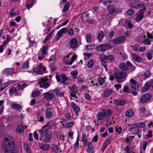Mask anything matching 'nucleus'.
<instances>
[{
  "instance_id": "49",
  "label": "nucleus",
  "mask_w": 153,
  "mask_h": 153,
  "mask_svg": "<svg viewBox=\"0 0 153 153\" xmlns=\"http://www.w3.org/2000/svg\"><path fill=\"white\" fill-rule=\"evenodd\" d=\"M40 93L39 91H36L32 93L31 96L33 97H35L40 95Z\"/></svg>"
},
{
  "instance_id": "12",
  "label": "nucleus",
  "mask_w": 153,
  "mask_h": 153,
  "mask_svg": "<svg viewBox=\"0 0 153 153\" xmlns=\"http://www.w3.org/2000/svg\"><path fill=\"white\" fill-rule=\"evenodd\" d=\"M147 38H146L143 40V42L145 45H150V42L153 40V36L150 33H148L147 35Z\"/></svg>"
},
{
  "instance_id": "17",
  "label": "nucleus",
  "mask_w": 153,
  "mask_h": 153,
  "mask_svg": "<svg viewBox=\"0 0 153 153\" xmlns=\"http://www.w3.org/2000/svg\"><path fill=\"white\" fill-rule=\"evenodd\" d=\"M88 147L87 151L88 153H94V146L91 142H88L87 144Z\"/></svg>"
},
{
  "instance_id": "10",
  "label": "nucleus",
  "mask_w": 153,
  "mask_h": 153,
  "mask_svg": "<svg viewBox=\"0 0 153 153\" xmlns=\"http://www.w3.org/2000/svg\"><path fill=\"white\" fill-rule=\"evenodd\" d=\"M152 97L149 94H146L140 97V101L142 103H145L148 101Z\"/></svg>"
},
{
  "instance_id": "55",
  "label": "nucleus",
  "mask_w": 153,
  "mask_h": 153,
  "mask_svg": "<svg viewBox=\"0 0 153 153\" xmlns=\"http://www.w3.org/2000/svg\"><path fill=\"white\" fill-rule=\"evenodd\" d=\"M99 82L100 85H102L105 82V79L102 77H99Z\"/></svg>"
},
{
  "instance_id": "28",
  "label": "nucleus",
  "mask_w": 153,
  "mask_h": 153,
  "mask_svg": "<svg viewBox=\"0 0 153 153\" xmlns=\"http://www.w3.org/2000/svg\"><path fill=\"white\" fill-rule=\"evenodd\" d=\"M24 130V127L23 125H20L17 127L16 129V132L18 133H22Z\"/></svg>"
},
{
  "instance_id": "32",
  "label": "nucleus",
  "mask_w": 153,
  "mask_h": 153,
  "mask_svg": "<svg viewBox=\"0 0 153 153\" xmlns=\"http://www.w3.org/2000/svg\"><path fill=\"white\" fill-rule=\"evenodd\" d=\"M51 149L52 151L55 153L58 152L59 150V148L55 144H53L51 146Z\"/></svg>"
},
{
  "instance_id": "22",
  "label": "nucleus",
  "mask_w": 153,
  "mask_h": 153,
  "mask_svg": "<svg viewBox=\"0 0 153 153\" xmlns=\"http://www.w3.org/2000/svg\"><path fill=\"white\" fill-rule=\"evenodd\" d=\"M112 91L111 89H106L104 91L103 96L104 97H108L112 93Z\"/></svg>"
},
{
  "instance_id": "8",
  "label": "nucleus",
  "mask_w": 153,
  "mask_h": 153,
  "mask_svg": "<svg viewBox=\"0 0 153 153\" xmlns=\"http://www.w3.org/2000/svg\"><path fill=\"white\" fill-rule=\"evenodd\" d=\"M46 126H44L42 128L39 130L40 135L42 137L47 136L48 134L49 131L48 128H46Z\"/></svg>"
},
{
  "instance_id": "13",
  "label": "nucleus",
  "mask_w": 153,
  "mask_h": 153,
  "mask_svg": "<svg viewBox=\"0 0 153 153\" xmlns=\"http://www.w3.org/2000/svg\"><path fill=\"white\" fill-rule=\"evenodd\" d=\"M130 47H131L132 49L135 51H138L140 52L144 51L146 49L145 47H141L137 45H135L133 46L131 45Z\"/></svg>"
},
{
  "instance_id": "63",
  "label": "nucleus",
  "mask_w": 153,
  "mask_h": 153,
  "mask_svg": "<svg viewBox=\"0 0 153 153\" xmlns=\"http://www.w3.org/2000/svg\"><path fill=\"white\" fill-rule=\"evenodd\" d=\"M137 127L140 128H144L145 126V124L143 123H137Z\"/></svg>"
},
{
  "instance_id": "31",
  "label": "nucleus",
  "mask_w": 153,
  "mask_h": 153,
  "mask_svg": "<svg viewBox=\"0 0 153 153\" xmlns=\"http://www.w3.org/2000/svg\"><path fill=\"white\" fill-rule=\"evenodd\" d=\"M132 56L133 58L135 61L138 62H140L142 61V59L138 56L136 54L133 53L132 54Z\"/></svg>"
},
{
  "instance_id": "21",
  "label": "nucleus",
  "mask_w": 153,
  "mask_h": 153,
  "mask_svg": "<svg viewBox=\"0 0 153 153\" xmlns=\"http://www.w3.org/2000/svg\"><path fill=\"white\" fill-rule=\"evenodd\" d=\"M71 105L74 111L76 113H78L80 111L79 107L76 105L74 102H71Z\"/></svg>"
},
{
  "instance_id": "41",
  "label": "nucleus",
  "mask_w": 153,
  "mask_h": 153,
  "mask_svg": "<svg viewBox=\"0 0 153 153\" xmlns=\"http://www.w3.org/2000/svg\"><path fill=\"white\" fill-rule=\"evenodd\" d=\"M86 39L87 42L90 43L92 42L91 36L90 34H87L86 35Z\"/></svg>"
},
{
  "instance_id": "44",
  "label": "nucleus",
  "mask_w": 153,
  "mask_h": 153,
  "mask_svg": "<svg viewBox=\"0 0 153 153\" xmlns=\"http://www.w3.org/2000/svg\"><path fill=\"white\" fill-rule=\"evenodd\" d=\"M45 126H46V128H48V129L52 128L54 126V124L53 123L51 124V122L50 121L47 122V124Z\"/></svg>"
},
{
  "instance_id": "58",
  "label": "nucleus",
  "mask_w": 153,
  "mask_h": 153,
  "mask_svg": "<svg viewBox=\"0 0 153 153\" xmlns=\"http://www.w3.org/2000/svg\"><path fill=\"white\" fill-rule=\"evenodd\" d=\"M115 130L117 132H118L119 134H121L122 133V129L121 127L120 126L118 128L116 127L115 128Z\"/></svg>"
},
{
  "instance_id": "23",
  "label": "nucleus",
  "mask_w": 153,
  "mask_h": 153,
  "mask_svg": "<svg viewBox=\"0 0 153 153\" xmlns=\"http://www.w3.org/2000/svg\"><path fill=\"white\" fill-rule=\"evenodd\" d=\"M3 72L4 74H5L7 75H10L13 73H14L13 71V69L10 68H7L3 70Z\"/></svg>"
},
{
  "instance_id": "27",
  "label": "nucleus",
  "mask_w": 153,
  "mask_h": 153,
  "mask_svg": "<svg viewBox=\"0 0 153 153\" xmlns=\"http://www.w3.org/2000/svg\"><path fill=\"white\" fill-rule=\"evenodd\" d=\"M150 85L149 84V82H147L146 83L145 85H144L142 91L143 92H146L150 88Z\"/></svg>"
},
{
  "instance_id": "56",
  "label": "nucleus",
  "mask_w": 153,
  "mask_h": 153,
  "mask_svg": "<svg viewBox=\"0 0 153 153\" xmlns=\"http://www.w3.org/2000/svg\"><path fill=\"white\" fill-rule=\"evenodd\" d=\"M26 86V84L25 83H23L21 85H18V87L19 89L23 90Z\"/></svg>"
},
{
  "instance_id": "2",
  "label": "nucleus",
  "mask_w": 153,
  "mask_h": 153,
  "mask_svg": "<svg viewBox=\"0 0 153 153\" xmlns=\"http://www.w3.org/2000/svg\"><path fill=\"white\" fill-rule=\"evenodd\" d=\"M67 32L70 36H71L74 35V31L72 28H70L68 30L67 28H65L61 29L57 32L55 37L54 40L56 41L59 40L62 36Z\"/></svg>"
},
{
  "instance_id": "46",
  "label": "nucleus",
  "mask_w": 153,
  "mask_h": 153,
  "mask_svg": "<svg viewBox=\"0 0 153 153\" xmlns=\"http://www.w3.org/2000/svg\"><path fill=\"white\" fill-rule=\"evenodd\" d=\"M25 149L27 153H31V150L30 146L28 144H25L24 146Z\"/></svg>"
},
{
  "instance_id": "50",
  "label": "nucleus",
  "mask_w": 153,
  "mask_h": 153,
  "mask_svg": "<svg viewBox=\"0 0 153 153\" xmlns=\"http://www.w3.org/2000/svg\"><path fill=\"white\" fill-rule=\"evenodd\" d=\"M138 1H134L131 4V6L132 8L137 9L138 6Z\"/></svg>"
},
{
  "instance_id": "15",
  "label": "nucleus",
  "mask_w": 153,
  "mask_h": 153,
  "mask_svg": "<svg viewBox=\"0 0 153 153\" xmlns=\"http://www.w3.org/2000/svg\"><path fill=\"white\" fill-rule=\"evenodd\" d=\"M57 81L61 83H64L65 84H68L67 80L68 78L67 77H56Z\"/></svg>"
},
{
  "instance_id": "45",
  "label": "nucleus",
  "mask_w": 153,
  "mask_h": 153,
  "mask_svg": "<svg viewBox=\"0 0 153 153\" xmlns=\"http://www.w3.org/2000/svg\"><path fill=\"white\" fill-rule=\"evenodd\" d=\"M82 143L85 144L87 142V139L85 134H83L82 135Z\"/></svg>"
},
{
  "instance_id": "60",
  "label": "nucleus",
  "mask_w": 153,
  "mask_h": 153,
  "mask_svg": "<svg viewBox=\"0 0 153 153\" xmlns=\"http://www.w3.org/2000/svg\"><path fill=\"white\" fill-rule=\"evenodd\" d=\"M134 13V10L132 9H129L127 11V14L129 16L132 15Z\"/></svg>"
},
{
  "instance_id": "54",
  "label": "nucleus",
  "mask_w": 153,
  "mask_h": 153,
  "mask_svg": "<svg viewBox=\"0 0 153 153\" xmlns=\"http://www.w3.org/2000/svg\"><path fill=\"white\" fill-rule=\"evenodd\" d=\"M94 65V62L92 60H90L87 64V66L89 68H91L93 67Z\"/></svg>"
},
{
  "instance_id": "40",
  "label": "nucleus",
  "mask_w": 153,
  "mask_h": 153,
  "mask_svg": "<svg viewBox=\"0 0 153 153\" xmlns=\"http://www.w3.org/2000/svg\"><path fill=\"white\" fill-rule=\"evenodd\" d=\"M79 137L77 138L76 140L75 144L74 145V149L75 150H77L79 147Z\"/></svg>"
},
{
  "instance_id": "47",
  "label": "nucleus",
  "mask_w": 153,
  "mask_h": 153,
  "mask_svg": "<svg viewBox=\"0 0 153 153\" xmlns=\"http://www.w3.org/2000/svg\"><path fill=\"white\" fill-rule=\"evenodd\" d=\"M29 65L28 62H25L23 64L22 67V69H27L29 68Z\"/></svg>"
},
{
  "instance_id": "25",
  "label": "nucleus",
  "mask_w": 153,
  "mask_h": 153,
  "mask_svg": "<svg viewBox=\"0 0 153 153\" xmlns=\"http://www.w3.org/2000/svg\"><path fill=\"white\" fill-rule=\"evenodd\" d=\"M115 76H126L127 74L126 73L123 71L116 72L115 74Z\"/></svg>"
},
{
  "instance_id": "4",
  "label": "nucleus",
  "mask_w": 153,
  "mask_h": 153,
  "mask_svg": "<svg viewBox=\"0 0 153 153\" xmlns=\"http://www.w3.org/2000/svg\"><path fill=\"white\" fill-rule=\"evenodd\" d=\"M112 47L108 43H104L99 46L97 45L96 49L97 50L100 51L102 53H104L107 50L111 49Z\"/></svg>"
},
{
  "instance_id": "19",
  "label": "nucleus",
  "mask_w": 153,
  "mask_h": 153,
  "mask_svg": "<svg viewBox=\"0 0 153 153\" xmlns=\"http://www.w3.org/2000/svg\"><path fill=\"white\" fill-rule=\"evenodd\" d=\"M107 10L108 13L113 14L116 13L117 12V10L112 5L110 4L107 7Z\"/></svg>"
},
{
  "instance_id": "9",
  "label": "nucleus",
  "mask_w": 153,
  "mask_h": 153,
  "mask_svg": "<svg viewBox=\"0 0 153 153\" xmlns=\"http://www.w3.org/2000/svg\"><path fill=\"white\" fill-rule=\"evenodd\" d=\"M43 98L48 101H51L55 97L54 94L49 92L45 93L43 94Z\"/></svg>"
},
{
  "instance_id": "48",
  "label": "nucleus",
  "mask_w": 153,
  "mask_h": 153,
  "mask_svg": "<svg viewBox=\"0 0 153 153\" xmlns=\"http://www.w3.org/2000/svg\"><path fill=\"white\" fill-rule=\"evenodd\" d=\"M48 49V47L46 46H45L42 47V54L45 56L47 54V51Z\"/></svg>"
},
{
  "instance_id": "64",
  "label": "nucleus",
  "mask_w": 153,
  "mask_h": 153,
  "mask_svg": "<svg viewBox=\"0 0 153 153\" xmlns=\"http://www.w3.org/2000/svg\"><path fill=\"white\" fill-rule=\"evenodd\" d=\"M84 95L85 98L87 100H91V96L87 93H85L84 94Z\"/></svg>"
},
{
  "instance_id": "6",
  "label": "nucleus",
  "mask_w": 153,
  "mask_h": 153,
  "mask_svg": "<svg viewBox=\"0 0 153 153\" xmlns=\"http://www.w3.org/2000/svg\"><path fill=\"white\" fill-rule=\"evenodd\" d=\"M78 91L76 85L73 84L72 87L71 88V96L76 98H77L78 96L79 95V94L78 93Z\"/></svg>"
},
{
  "instance_id": "37",
  "label": "nucleus",
  "mask_w": 153,
  "mask_h": 153,
  "mask_svg": "<svg viewBox=\"0 0 153 153\" xmlns=\"http://www.w3.org/2000/svg\"><path fill=\"white\" fill-rule=\"evenodd\" d=\"M97 47V45L95 44L88 45L86 46V48L88 49H94V48L96 49Z\"/></svg>"
},
{
  "instance_id": "18",
  "label": "nucleus",
  "mask_w": 153,
  "mask_h": 153,
  "mask_svg": "<svg viewBox=\"0 0 153 153\" xmlns=\"http://www.w3.org/2000/svg\"><path fill=\"white\" fill-rule=\"evenodd\" d=\"M126 102L123 100L118 99L115 100L114 102V104L117 105L122 106L126 104Z\"/></svg>"
},
{
  "instance_id": "38",
  "label": "nucleus",
  "mask_w": 153,
  "mask_h": 153,
  "mask_svg": "<svg viewBox=\"0 0 153 153\" xmlns=\"http://www.w3.org/2000/svg\"><path fill=\"white\" fill-rule=\"evenodd\" d=\"M126 114L127 117H131L134 115V112L131 110H128L126 111Z\"/></svg>"
},
{
  "instance_id": "35",
  "label": "nucleus",
  "mask_w": 153,
  "mask_h": 153,
  "mask_svg": "<svg viewBox=\"0 0 153 153\" xmlns=\"http://www.w3.org/2000/svg\"><path fill=\"white\" fill-rule=\"evenodd\" d=\"M11 107L13 109L18 110L22 108L20 105L17 103L13 104L11 105Z\"/></svg>"
},
{
  "instance_id": "51",
  "label": "nucleus",
  "mask_w": 153,
  "mask_h": 153,
  "mask_svg": "<svg viewBox=\"0 0 153 153\" xmlns=\"http://www.w3.org/2000/svg\"><path fill=\"white\" fill-rule=\"evenodd\" d=\"M9 92L10 94H13V93H16L17 90L15 87H13L10 89Z\"/></svg>"
},
{
  "instance_id": "57",
  "label": "nucleus",
  "mask_w": 153,
  "mask_h": 153,
  "mask_svg": "<svg viewBox=\"0 0 153 153\" xmlns=\"http://www.w3.org/2000/svg\"><path fill=\"white\" fill-rule=\"evenodd\" d=\"M46 137L44 138V141L45 143H47L48 142H49L51 141V137L48 136H46Z\"/></svg>"
},
{
  "instance_id": "14",
  "label": "nucleus",
  "mask_w": 153,
  "mask_h": 153,
  "mask_svg": "<svg viewBox=\"0 0 153 153\" xmlns=\"http://www.w3.org/2000/svg\"><path fill=\"white\" fill-rule=\"evenodd\" d=\"M70 45L72 48H76L78 45L77 41L76 39L75 38L71 39L70 42Z\"/></svg>"
},
{
  "instance_id": "26",
  "label": "nucleus",
  "mask_w": 153,
  "mask_h": 153,
  "mask_svg": "<svg viewBox=\"0 0 153 153\" xmlns=\"http://www.w3.org/2000/svg\"><path fill=\"white\" fill-rule=\"evenodd\" d=\"M68 121L65 119H64L63 122L65 123V128H69L71 127L74 125V123L72 121L68 122Z\"/></svg>"
},
{
  "instance_id": "30",
  "label": "nucleus",
  "mask_w": 153,
  "mask_h": 153,
  "mask_svg": "<svg viewBox=\"0 0 153 153\" xmlns=\"http://www.w3.org/2000/svg\"><path fill=\"white\" fill-rule=\"evenodd\" d=\"M146 4L143 1H138V6L137 9H139L141 8H146L145 7Z\"/></svg>"
},
{
  "instance_id": "16",
  "label": "nucleus",
  "mask_w": 153,
  "mask_h": 153,
  "mask_svg": "<svg viewBox=\"0 0 153 153\" xmlns=\"http://www.w3.org/2000/svg\"><path fill=\"white\" fill-rule=\"evenodd\" d=\"M42 66V63L40 64L38 67L34 68L33 69V71L36 73L39 74H42L43 73L41 70V68Z\"/></svg>"
},
{
  "instance_id": "36",
  "label": "nucleus",
  "mask_w": 153,
  "mask_h": 153,
  "mask_svg": "<svg viewBox=\"0 0 153 153\" xmlns=\"http://www.w3.org/2000/svg\"><path fill=\"white\" fill-rule=\"evenodd\" d=\"M115 59L114 56L112 55H109L106 56V60L111 61H114Z\"/></svg>"
},
{
  "instance_id": "33",
  "label": "nucleus",
  "mask_w": 153,
  "mask_h": 153,
  "mask_svg": "<svg viewBox=\"0 0 153 153\" xmlns=\"http://www.w3.org/2000/svg\"><path fill=\"white\" fill-rule=\"evenodd\" d=\"M104 36V34L103 32H100L97 35V38L99 41H101Z\"/></svg>"
},
{
  "instance_id": "20",
  "label": "nucleus",
  "mask_w": 153,
  "mask_h": 153,
  "mask_svg": "<svg viewBox=\"0 0 153 153\" xmlns=\"http://www.w3.org/2000/svg\"><path fill=\"white\" fill-rule=\"evenodd\" d=\"M35 0H27L25 6L26 7L29 9L30 8L34 3Z\"/></svg>"
},
{
  "instance_id": "62",
  "label": "nucleus",
  "mask_w": 153,
  "mask_h": 153,
  "mask_svg": "<svg viewBox=\"0 0 153 153\" xmlns=\"http://www.w3.org/2000/svg\"><path fill=\"white\" fill-rule=\"evenodd\" d=\"M120 54L121 55L120 57H121L123 59L125 60L127 58V56L125 53H123L122 54L121 53H120Z\"/></svg>"
},
{
  "instance_id": "34",
  "label": "nucleus",
  "mask_w": 153,
  "mask_h": 153,
  "mask_svg": "<svg viewBox=\"0 0 153 153\" xmlns=\"http://www.w3.org/2000/svg\"><path fill=\"white\" fill-rule=\"evenodd\" d=\"M105 18L108 21H111L113 18V14L108 13L105 16Z\"/></svg>"
},
{
  "instance_id": "3",
  "label": "nucleus",
  "mask_w": 153,
  "mask_h": 153,
  "mask_svg": "<svg viewBox=\"0 0 153 153\" xmlns=\"http://www.w3.org/2000/svg\"><path fill=\"white\" fill-rule=\"evenodd\" d=\"M120 68L122 70L126 71L128 70L129 67H130L132 71L135 69V67L129 61H127L126 64L123 63L120 64L119 65Z\"/></svg>"
},
{
  "instance_id": "5",
  "label": "nucleus",
  "mask_w": 153,
  "mask_h": 153,
  "mask_svg": "<svg viewBox=\"0 0 153 153\" xmlns=\"http://www.w3.org/2000/svg\"><path fill=\"white\" fill-rule=\"evenodd\" d=\"M47 77H42L38 82V84L45 88H47L50 86V82L48 81Z\"/></svg>"
},
{
  "instance_id": "39",
  "label": "nucleus",
  "mask_w": 153,
  "mask_h": 153,
  "mask_svg": "<svg viewBox=\"0 0 153 153\" xmlns=\"http://www.w3.org/2000/svg\"><path fill=\"white\" fill-rule=\"evenodd\" d=\"M56 95L58 97H62L64 96V93L61 92L59 90L56 89L55 91Z\"/></svg>"
},
{
  "instance_id": "24",
  "label": "nucleus",
  "mask_w": 153,
  "mask_h": 153,
  "mask_svg": "<svg viewBox=\"0 0 153 153\" xmlns=\"http://www.w3.org/2000/svg\"><path fill=\"white\" fill-rule=\"evenodd\" d=\"M39 147L42 149L44 151H47L50 148V146L49 145H46L43 143H41L39 145Z\"/></svg>"
},
{
  "instance_id": "42",
  "label": "nucleus",
  "mask_w": 153,
  "mask_h": 153,
  "mask_svg": "<svg viewBox=\"0 0 153 153\" xmlns=\"http://www.w3.org/2000/svg\"><path fill=\"white\" fill-rule=\"evenodd\" d=\"M125 23L128 25L129 28H131L133 27V25L131 21L129 20H127L126 21Z\"/></svg>"
},
{
  "instance_id": "11",
  "label": "nucleus",
  "mask_w": 153,
  "mask_h": 153,
  "mask_svg": "<svg viewBox=\"0 0 153 153\" xmlns=\"http://www.w3.org/2000/svg\"><path fill=\"white\" fill-rule=\"evenodd\" d=\"M126 39V37L125 36H123L114 39L112 40V41L113 43L115 44H121Z\"/></svg>"
},
{
  "instance_id": "43",
  "label": "nucleus",
  "mask_w": 153,
  "mask_h": 153,
  "mask_svg": "<svg viewBox=\"0 0 153 153\" xmlns=\"http://www.w3.org/2000/svg\"><path fill=\"white\" fill-rule=\"evenodd\" d=\"M69 4L68 3H67L65 4V5L63 7L62 12H65L68 11L69 9Z\"/></svg>"
},
{
  "instance_id": "61",
  "label": "nucleus",
  "mask_w": 153,
  "mask_h": 153,
  "mask_svg": "<svg viewBox=\"0 0 153 153\" xmlns=\"http://www.w3.org/2000/svg\"><path fill=\"white\" fill-rule=\"evenodd\" d=\"M139 87V85L138 84H137L136 85H131V87L133 89L136 90Z\"/></svg>"
},
{
  "instance_id": "1",
  "label": "nucleus",
  "mask_w": 153,
  "mask_h": 153,
  "mask_svg": "<svg viewBox=\"0 0 153 153\" xmlns=\"http://www.w3.org/2000/svg\"><path fill=\"white\" fill-rule=\"evenodd\" d=\"M112 113V110L110 109H102L101 111L99 112L96 114V117L97 121L103 120L107 117L110 116Z\"/></svg>"
},
{
  "instance_id": "7",
  "label": "nucleus",
  "mask_w": 153,
  "mask_h": 153,
  "mask_svg": "<svg viewBox=\"0 0 153 153\" xmlns=\"http://www.w3.org/2000/svg\"><path fill=\"white\" fill-rule=\"evenodd\" d=\"M146 9V8H143L138 11V14L136 17V20L137 22L141 21L143 17L144 12Z\"/></svg>"
},
{
  "instance_id": "59",
  "label": "nucleus",
  "mask_w": 153,
  "mask_h": 153,
  "mask_svg": "<svg viewBox=\"0 0 153 153\" xmlns=\"http://www.w3.org/2000/svg\"><path fill=\"white\" fill-rule=\"evenodd\" d=\"M128 126H130V131H131L132 129H134L135 128L137 127V123H134L131 124V125L130 124H128Z\"/></svg>"
},
{
  "instance_id": "52",
  "label": "nucleus",
  "mask_w": 153,
  "mask_h": 153,
  "mask_svg": "<svg viewBox=\"0 0 153 153\" xmlns=\"http://www.w3.org/2000/svg\"><path fill=\"white\" fill-rule=\"evenodd\" d=\"M99 59L100 62L105 61V60H106V55H100Z\"/></svg>"
},
{
  "instance_id": "53",
  "label": "nucleus",
  "mask_w": 153,
  "mask_h": 153,
  "mask_svg": "<svg viewBox=\"0 0 153 153\" xmlns=\"http://www.w3.org/2000/svg\"><path fill=\"white\" fill-rule=\"evenodd\" d=\"M139 110L141 112V114H144L146 112V109L145 107L142 106L139 108Z\"/></svg>"
},
{
  "instance_id": "29",
  "label": "nucleus",
  "mask_w": 153,
  "mask_h": 153,
  "mask_svg": "<svg viewBox=\"0 0 153 153\" xmlns=\"http://www.w3.org/2000/svg\"><path fill=\"white\" fill-rule=\"evenodd\" d=\"M77 56L76 55H73L71 58V60L70 61H67L65 62V64L67 65H71L77 58Z\"/></svg>"
}]
</instances>
